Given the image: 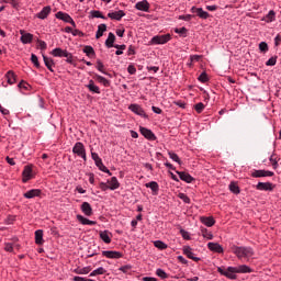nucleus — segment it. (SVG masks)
Segmentation results:
<instances>
[{
  "label": "nucleus",
  "instance_id": "f257e3e1",
  "mask_svg": "<svg viewBox=\"0 0 281 281\" xmlns=\"http://www.w3.org/2000/svg\"><path fill=\"white\" fill-rule=\"evenodd\" d=\"M217 271L221 276H224V278H227L228 280H236V278H238V276H236L237 273H251V268L247 265L228 267L226 270L222 267H217Z\"/></svg>",
  "mask_w": 281,
  "mask_h": 281
},
{
  "label": "nucleus",
  "instance_id": "f03ea898",
  "mask_svg": "<svg viewBox=\"0 0 281 281\" xmlns=\"http://www.w3.org/2000/svg\"><path fill=\"white\" fill-rule=\"evenodd\" d=\"M232 251L234 255H236V257L238 258V260H245L246 262H249V260L254 259L255 256V251L254 248L249 247V246H236L233 245L231 247Z\"/></svg>",
  "mask_w": 281,
  "mask_h": 281
},
{
  "label": "nucleus",
  "instance_id": "7ed1b4c3",
  "mask_svg": "<svg viewBox=\"0 0 281 281\" xmlns=\"http://www.w3.org/2000/svg\"><path fill=\"white\" fill-rule=\"evenodd\" d=\"M50 54L55 58H66V63H68L69 65L74 64V55H71V53H68L67 49H63L60 47H57V48H54L50 52Z\"/></svg>",
  "mask_w": 281,
  "mask_h": 281
},
{
  "label": "nucleus",
  "instance_id": "20e7f679",
  "mask_svg": "<svg viewBox=\"0 0 281 281\" xmlns=\"http://www.w3.org/2000/svg\"><path fill=\"white\" fill-rule=\"evenodd\" d=\"M74 155H77L78 157H81L83 161H87V150L85 149V144L81 142H78L72 147Z\"/></svg>",
  "mask_w": 281,
  "mask_h": 281
},
{
  "label": "nucleus",
  "instance_id": "39448f33",
  "mask_svg": "<svg viewBox=\"0 0 281 281\" xmlns=\"http://www.w3.org/2000/svg\"><path fill=\"white\" fill-rule=\"evenodd\" d=\"M170 41V34L166 35H156L151 38V45H166Z\"/></svg>",
  "mask_w": 281,
  "mask_h": 281
},
{
  "label": "nucleus",
  "instance_id": "423d86ee",
  "mask_svg": "<svg viewBox=\"0 0 281 281\" xmlns=\"http://www.w3.org/2000/svg\"><path fill=\"white\" fill-rule=\"evenodd\" d=\"M56 19H59V21H64L65 23H70V25H72V27H76V22L74 21L72 18H70L69 14L59 11L56 13Z\"/></svg>",
  "mask_w": 281,
  "mask_h": 281
},
{
  "label": "nucleus",
  "instance_id": "0eeeda50",
  "mask_svg": "<svg viewBox=\"0 0 281 281\" xmlns=\"http://www.w3.org/2000/svg\"><path fill=\"white\" fill-rule=\"evenodd\" d=\"M34 178V172L32 171V166L27 165L24 167V170L22 172V181L23 183H27L30 179Z\"/></svg>",
  "mask_w": 281,
  "mask_h": 281
},
{
  "label": "nucleus",
  "instance_id": "6e6552de",
  "mask_svg": "<svg viewBox=\"0 0 281 281\" xmlns=\"http://www.w3.org/2000/svg\"><path fill=\"white\" fill-rule=\"evenodd\" d=\"M102 256L110 258L111 260H119V258H122V252L115 250H103Z\"/></svg>",
  "mask_w": 281,
  "mask_h": 281
},
{
  "label": "nucleus",
  "instance_id": "1a4fd4ad",
  "mask_svg": "<svg viewBox=\"0 0 281 281\" xmlns=\"http://www.w3.org/2000/svg\"><path fill=\"white\" fill-rule=\"evenodd\" d=\"M191 12L196 14L200 19H210V13L203 10V8L192 7Z\"/></svg>",
  "mask_w": 281,
  "mask_h": 281
},
{
  "label": "nucleus",
  "instance_id": "9d476101",
  "mask_svg": "<svg viewBox=\"0 0 281 281\" xmlns=\"http://www.w3.org/2000/svg\"><path fill=\"white\" fill-rule=\"evenodd\" d=\"M49 14H52V7L46 5L41 10L40 13L36 14V18L41 19L42 21H45V19H47Z\"/></svg>",
  "mask_w": 281,
  "mask_h": 281
},
{
  "label": "nucleus",
  "instance_id": "9b49d317",
  "mask_svg": "<svg viewBox=\"0 0 281 281\" xmlns=\"http://www.w3.org/2000/svg\"><path fill=\"white\" fill-rule=\"evenodd\" d=\"M257 190H261L265 192H271L273 191V183L271 182H258L256 186Z\"/></svg>",
  "mask_w": 281,
  "mask_h": 281
},
{
  "label": "nucleus",
  "instance_id": "f8f14e48",
  "mask_svg": "<svg viewBox=\"0 0 281 281\" xmlns=\"http://www.w3.org/2000/svg\"><path fill=\"white\" fill-rule=\"evenodd\" d=\"M183 254L187 256V258H190V260H194V262H199L201 258L194 256V252L192 251V248L190 246H184L183 247Z\"/></svg>",
  "mask_w": 281,
  "mask_h": 281
},
{
  "label": "nucleus",
  "instance_id": "ddd939ff",
  "mask_svg": "<svg viewBox=\"0 0 281 281\" xmlns=\"http://www.w3.org/2000/svg\"><path fill=\"white\" fill-rule=\"evenodd\" d=\"M108 16L113 21H122L123 16H126V13H124L123 10H119V11L108 13Z\"/></svg>",
  "mask_w": 281,
  "mask_h": 281
},
{
  "label": "nucleus",
  "instance_id": "4468645a",
  "mask_svg": "<svg viewBox=\"0 0 281 281\" xmlns=\"http://www.w3.org/2000/svg\"><path fill=\"white\" fill-rule=\"evenodd\" d=\"M251 177H254L255 179H260V177H273V171L255 170L251 173Z\"/></svg>",
  "mask_w": 281,
  "mask_h": 281
},
{
  "label": "nucleus",
  "instance_id": "2eb2a0df",
  "mask_svg": "<svg viewBox=\"0 0 281 281\" xmlns=\"http://www.w3.org/2000/svg\"><path fill=\"white\" fill-rule=\"evenodd\" d=\"M145 187L151 190L153 196H157V194H159V183L156 181L147 182Z\"/></svg>",
  "mask_w": 281,
  "mask_h": 281
},
{
  "label": "nucleus",
  "instance_id": "dca6fc26",
  "mask_svg": "<svg viewBox=\"0 0 281 281\" xmlns=\"http://www.w3.org/2000/svg\"><path fill=\"white\" fill-rule=\"evenodd\" d=\"M130 110L132 111V113H135L136 115H139L140 117H146V112L144 111V109H142V106H139L137 104H131Z\"/></svg>",
  "mask_w": 281,
  "mask_h": 281
},
{
  "label": "nucleus",
  "instance_id": "f3484780",
  "mask_svg": "<svg viewBox=\"0 0 281 281\" xmlns=\"http://www.w3.org/2000/svg\"><path fill=\"white\" fill-rule=\"evenodd\" d=\"M20 34H22L20 40L23 45H27L34 40V35H32V33H24L23 31H20Z\"/></svg>",
  "mask_w": 281,
  "mask_h": 281
},
{
  "label": "nucleus",
  "instance_id": "a211bd4d",
  "mask_svg": "<svg viewBox=\"0 0 281 281\" xmlns=\"http://www.w3.org/2000/svg\"><path fill=\"white\" fill-rule=\"evenodd\" d=\"M99 236H100L101 240H103V243H105V245H110L113 234H111V232H109V231H101L99 233Z\"/></svg>",
  "mask_w": 281,
  "mask_h": 281
},
{
  "label": "nucleus",
  "instance_id": "6ab92c4d",
  "mask_svg": "<svg viewBox=\"0 0 281 281\" xmlns=\"http://www.w3.org/2000/svg\"><path fill=\"white\" fill-rule=\"evenodd\" d=\"M136 10H139L140 12H148L150 10V4L148 1L143 0L135 4Z\"/></svg>",
  "mask_w": 281,
  "mask_h": 281
},
{
  "label": "nucleus",
  "instance_id": "aec40b11",
  "mask_svg": "<svg viewBox=\"0 0 281 281\" xmlns=\"http://www.w3.org/2000/svg\"><path fill=\"white\" fill-rule=\"evenodd\" d=\"M81 212L86 216H92L93 215V209L91 207V204H89V202H83L81 204Z\"/></svg>",
  "mask_w": 281,
  "mask_h": 281
},
{
  "label": "nucleus",
  "instance_id": "412c9836",
  "mask_svg": "<svg viewBox=\"0 0 281 281\" xmlns=\"http://www.w3.org/2000/svg\"><path fill=\"white\" fill-rule=\"evenodd\" d=\"M23 196L24 199H34L36 196H41V189L29 190L23 194Z\"/></svg>",
  "mask_w": 281,
  "mask_h": 281
},
{
  "label": "nucleus",
  "instance_id": "4be33fe9",
  "mask_svg": "<svg viewBox=\"0 0 281 281\" xmlns=\"http://www.w3.org/2000/svg\"><path fill=\"white\" fill-rule=\"evenodd\" d=\"M207 247L210 249V251H214L215 254H223V246H221V244L218 243H209Z\"/></svg>",
  "mask_w": 281,
  "mask_h": 281
},
{
  "label": "nucleus",
  "instance_id": "5701e85b",
  "mask_svg": "<svg viewBox=\"0 0 281 281\" xmlns=\"http://www.w3.org/2000/svg\"><path fill=\"white\" fill-rule=\"evenodd\" d=\"M177 175H179L181 181H184L186 183H192L194 181V178L190 176V173L184 171H176Z\"/></svg>",
  "mask_w": 281,
  "mask_h": 281
},
{
  "label": "nucleus",
  "instance_id": "b1692460",
  "mask_svg": "<svg viewBox=\"0 0 281 281\" xmlns=\"http://www.w3.org/2000/svg\"><path fill=\"white\" fill-rule=\"evenodd\" d=\"M200 222L205 225L206 227H213V225H215L216 221H214V217L212 216H201L200 217Z\"/></svg>",
  "mask_w": 281,
  "mask_h": 281
},
{
  "label": "nucleus",
  "instance_id": "393cba45",
  "mask_svg": "<svg viewBox=\"0 0 281 281\" xmlns=\"http://www.w3.org/2000/svg\"><path fill=\"white\" fill-rule=\"evenodd\" d=\"M139 132L142 135H144L146 137V139H156L155 134L153 133V131L146 128V127H140Z\"/></svg>",
  "mask_w": 281,
  "mask_h": 281
},
{
  "label": "nucleus",
  "instance_id": "a878e982",
  "mask_svg": "<svg viewBox=\"0 0 281 281\" xmlns=\"http://www.w3.org/2000/svg\"><path fill=\"white\" fill-rule=\"evenodd\" d=\"M42 56H43L44 65L47 67V69L49 71H54V67H55L54 59L45 56V54H43Z\"/></svg>",
  "mask_w": 281,
  "mask_h": 281
},
{
  "label": "nucleus",
  "instance_id": "bb28decb",
  "mask_svg": "<svg viewBox=\"0 0 281 281\" xmlns=\"http://www.w3.org/2000/svg\"><path fill=\"white\" fill-rule=\"evenodd\" d=\"M108 186L110 190H117V188H120V181H117L116 177H112L110 180H108Z\"/></svg>",
  "mask_w": 281,
  "mask_h": 281
},
{
  "label": "nucleus",
  "instance_id": "cd10ccee",
  "mask_svg": "<svg viewBox=\"0 0 281 281\" xmlns=\"http://www.w3.org/2000/svg\"><path fill=\"white\" fill-rule=\"evenodd\" d=\"M77 221H79V223H81V225H95L97 224L95 221H91L82 215H77Z\"/></svg>",
  "mask_w": 281,
  "mask_h": 281
},
{
  "label": "nucleus",
  "instance_id": "c85d7f7f",
  "mask_svg": "<svg viewBox=\"0 0 281 281\" xmlns=\"http://www.w3.org/2000/svg\"><path fill=\"white\" fill-rule=\"evenodd\" d=\"M5 78H7L8 85H14V82H16V75H14V71L12 70H9L5 74Z\"/></svg>",
  "mask_w": 281,
  "mask_h": 281
},
{
  "label": "nucleus",
  "instance_id": "c756f323",
  "mask_svg": "<svg viewBox=\"0 0 281 281\" xmlns=\"http://www.w3.org/2000/svg\"><path fill=\"white\" fill-rule=\"evenodd\" d=\"M261 21H266L267 23H273L276 21V11L270 10L268 14L261 19Z\"/></svg>",
  "mask_w": 281,
  "mask_h": 281
},
{
  "label": "nucleus",
  "instance_id": "7c9ffc66",
  "mask_svg": "<svg viewBox=\"0 0 281 281\" xmlns=\"http://www.w3.org/2000/svg\"><path fill=\"white\" fill-rule=\"evenodd\" d=\"M86 87L89 89V91H91V93H100V87L95 86L93 80H90Z\"/></svg>",
  "mask_w": 281,
  "mask_h": 281
},
{
  "label": "nucleus",
  "instance_id": "2f4dec72",
  "mask_svg": "<svg viewBox=\"0 0 281 281\" xmlns=\"http://www.w3.org/2000/svg\"><path fill=\"white\" fill-rule=\"evenodd\" d=\"M104 32H106V24H100L95 34V38H102Z\"/></svg>",
  "mask_w": 281,
  "mask_h": 281
},
{
  "label": "nucleus",
  "instance_id": "473e14b6",
  "mask_svg": "<svg viewBox=\"0 0 281 281\" xmlns=\"http://www.w3.org/2000/svg\"><path fill=\"white\" fill-rule=\"evenodd\" d=\"M35 243L36 245H43V229H37L35 232Z\"/></svg>",
  "mask_w": 281,
  "mask_h": 281
},
{
  "label": "nucleus",
  "instance_id": "72a5a7b5",
  "mask_svg": "<svg viewBox=\"0 0 281 281\" xmlns=\"http://www.w3.org/2000/svg\"><path fill=\"white\" fill-rule=\"evenodd\" d=\"M113 43H115V34L109 33V36L105 41V46L111 48V47H113Z\"/></svg>",
  "mask_w": 281,
  "mask_h": 281
},
{
  "label": "nucleus",
  "instance_id": "f704fd0d",
  "mask_svg": "<svg viewBox=\"0 0 281 281\" xmlns=\"http://www.w3.org/2000/svg\"><path fill=\"white\" fill-rule=\"evenodd\" d=\"M169 158L175 161L176 164H179L181 166V158H179V155L175 154L173 151H168Z\"/></svg>",
  "mask_w": 281,
  "mask_h": 281
},
{
  "label": "nucleus",
  "instance_id": "c9c22d12",
  "mask_svg": "<svg viewBox=\"0 0 281 281\" xmlns=\"http://www.w3.org/2000/svg\"><path fill=\"white\" fill-rule=\"evenodd\" d=\"M201 232L203 238H206V240H212V238H214V235L212 234V232H209L207 228H202Z\"/></svg>",
  "mask_w": 281,
  "mask_h": 281
},
{
  "label": "nucleus",
  "instance_id": "e433bc0d",
  "mask_svg": "<svg viewBox=\"0 0 281 281\" xmlns=\"http://www.w3.org/2000/svg\"><path fill=\"white\" fill-rule=\"evenodd\" d=\"M95 78H97L98 82L103 85V87H109V85H111L106 78H104L100 75H97Z\"/></svg>",
  "mask_w": 281,
  "mask_h": 281
},
{
  "label": "nucleus",
  "instance_id": "4c0bfd02",
  "mask_svg": "<svg viewBox=\"0 0 281 281\" xmlns=\"http://www.w3.org/2000/svg\"><path fill=\"white\" fill-rule=\"evenodd\" d=\"M83 54L87 56H95V50L91 46H85Z\"/></svg>",
  "mask_w": 281,
  "mask_h": 281
},
{
  "label": "nucleus",
  "instance_id": "58836bf2",
  "mask_svg": "<svg viewBox=\"0 0 281 281\" xmlns=\"http://www.w3.org/2000/svg\"><path fill=\"white\" fill-rule=\"evenodd\" d=\"M156 276H158V278H161V280H166V278H168V273H166V271H164V269L158 268L156 270Z\"/></svg>",
  "mask_w": 281,
  "mask_h": 281
},
{
  "label": "nucleus",
  "instance_id": "ea45409f",
  "mask_svg": "<svg viewBox=\"0 0 281 281\" xmlns=\"http://www.w3.org/2000/svg\"><path fill=\"white\" fill-rule=\"evenodd\" d=\"M154 246L157 247V249H168V245L161 240L154 241Z\"/></svg>",
  "mask_w": 281,
  "mask_h": 281
},
{
  "label": "nucleus",
  "instance_id": "a19ab883",
  "mask_svg": "<svg viewBox=\"0 0 281 281\" xmlns=\"http://www.w3.org/2000/svg\"><path fill=\"white\" fill-rule=\"evenodd\" d=\"M229 190L233 194H240V189L234 182L229 184Z\"/></svg>",
  "mask_w": 281,
  "mask_h": 281
},
{
  "label": "nucleus",
  "instance_id": "79ce46f5",
  "mask_svg": "<svg viewBox=\"0 0 281 281\" xmlns=\"http://www.w3.org/2000/svg\"><path fill=\"white\" fill-rule=\"evenodd\" d=\"M31 61L33 63V65L35 66V67H41V63H38V56H36L35 54H32L31 55Z\"/></svg>",
  "mask_w": 281,
  "mask_h": 281
},
{
  "label": "nucleus",
  "instance_id": "37998d69",
  "mask_svg": "<svg viewBox=\"0 0 281 281\" xmlns=\"http://www.w3.org/2000/svg\"><path fill=\"white\" fill-rule=\"evenodd\" d=\"M97 69L101 74H106V71H104V64H102V60H97Z\"/></svg>",
  "mask_w": 281,
  "mask_h": 281
},
{
  "label": "nucleus",
  "instance_id": "c03bdc74",
  "mask_svg": "<svg viewBox=\"0 0 281 281\" xmlns=\"http://www.w3.org/2000/svg\"><path fill=\"white\" fill-rule=\"evenodd\" d=\"M276 63H278V58L271 57L267 60L266 65L267 67H274Z\"/></svg>",
  "mask_w": 281,
  "mask_h": 281
},
{
  "label": "nucleus",
  "instance_id": "a18cd8bd",
  "mask_svg": "<svg viewBox=\"0 0 281 281\" xmlns=\"http://www.w3.org/2000/svg\"><path fill=\"white\" fill-rule=\"evenodd\" d=\"M176 34H180L181 36H186L188 34V29L186 27H180V29H175Z\"/></svg>",
  "mask_w": 281,
  "mask_h": 281
},
{
  "label": "nucleus",
  "instance_id": "49530a36",
  "mask_svg": "<svg viewBox=\"0 0 281 281\" xmlns=\"http://www.w3.org/2000/svg\"><path fill=\"white\" fill-rule=\"evenodd\" d=\"M131 269H133V266L125 265V266H122L121 268H119V271H122L123 273H128V271H131Z\"/></svg>",
  "mask_w": 281,
  "mask_h": 281
},
{
  "label": "nucleus",
  "instance_id": "de8ad7c7",
  "mask_svg": "<svg viewBox=\"0 0 281 281\" xmlns=\"http://www.w3.org/2000/svg\"><path fill=\"white\" fill-rule=\"evenodd\" d=\"M178 198L183 201V203H190V198L186 193H179Z\"/></svg>",
  "mask_w": 281,
  "mask_h": 281
},
{
  "label": "nucleus",
  "instance_id": "09e8293b",
  "mask_svg": "<svg viewBox=\"0 0 281 281\" xmlns=\"http://www.w3.org/2000/svg\"><path fill=\"white\" fill-rule=\"evenodd\" d=\"M259 49H260V52H269V45L266 43V42H261L260 44H259Z\"/></svg>",
  "mask_w": 281,
  "mask_h": 281
},
{
  "label": "nucleus",
  "instance_id": "8fccbe9b",
  "mask_svg": "<svg viewBox=\"0 0 281 281\" xmlns=\"http://www.w3.org/2000/svg\"><path fill=\"white\" fill-rule=\"evenodd\" d=\"M198 80H199L200 82H207V80H210V78L207 77V74H206V72H202V74L199 76Z\"/></svg>",
  "mask_w": 281,
  "mask_h": 281
},
{
  "label": "nucleus",
  "instance_id": "3c124183",
  "mask_svg": "<svg viewBox=\"0 0 281 281\" xmlns=\"http://www.w3.org/2000/svg\"><path fill=\"white\" fill-rule=\"evenodd\" d=\"M91 14L94 19H106L100 11H92Z\"/></svg>",
  "mask_w": 281,
  "mask_h": 281
},
{
  "label": "nucleus",
  "instance_id": "603ef678",
  "mask_svg": "<svg viewBox=\"0 0 281 281\" xmlns=\"http://www.w3.org/2000/svg\"><path fill=\"white\" fill-rule=\"evenodd\" d=\"M203 109H205V104H203L201 102L195 104L196 113H203Z\"/></svg>",
  "mask_w": 281,
  "mask_h": 281
},
{
  "label": "nucleus",
  "instance_id": "864d4df0",
  "mask_svg": "<svg viewBox=\"0 0 281 281\" xmlns=\"http://www.w3.org/2000/svg\"><path fill=\"white\" fill-rule=\"evenodd\" d=\"M94 273H97V276H104V273H106V269H104L103 267H99L94 269Z\"/></svg>",
  "mask_w": 281,
  "mask_h": 281
},
{
  "label": "nucleus",
  "instance_id": "5fc2aeb1",
  "mask_svg": "<svg viewBox=\"0 0 281 281\" xmlns=\"http://www.w3.org/2000/svg\"><path fill=\"white\" fill-rule=\"evenodd\" d=\"M180 234L184 240H190V233H188L186 229H180Z\"/></svg>",
  "mask_w": 281,
  "mask_h": 281
},
{
  "label": "nucleus",
  "instance_id": "6e6d98bb",
  "mask_svg": "<svg viewBox=\"0 0 281 281\" xmlns=\"http://www.w3.org/2000/svg\"><path fill=\"white\" fill-rule=\"evenodd\" d=\"M37 43H38L40 49H41L42 52H45V49H47V43H45V41L38 40Z\"/></svg>",
  "mask_w": 281,
  "mask_h": 281
},
{
  "label": "nucleus",
  "instance_id": "4d7b16f0",
  "mask_svg": "<svg viewBox=\"0 0 281 281\" xmlns=\"http://www.w3.org/2000/svg\"><path fill=\"white\" fill-rule=\"evenodd\" d=\"M192 14L179 15L180 21H192Z\"/></svg>",
  "mask_w": 281,
  "mask_h": 281
},
{
  "label": "nucleus",
  "instance_id": "13d9d810",
  "mask_svg": "<svg viewBox=\"0 0 281 281\" xmlns=\"http://www.w3.org/2000/svg\"><path fill=\"white\" fill-rule=\"evenodd\" d=\"M127 71H128V74H131V76H134V74H137V68H135V66H133V65H130L127 67Z\"/></svg>",
  "mask_w": 281,
  "mask_h": 281
},
{
  "label": "nucleus",
  "instance_id": "bf43d9fd",
  "mask_svg": "<svg viewBox=\"0 0 281 281\" xmlns=\"http://www.w3.org/2000/svg\"><path fill=\"white\" fill-rule=\"evenodd\" d=\"M4 251H9L10 254H12L14 251V247L12 246V244H5Z\"/></svg>",
  "mask_w": 281,
  "mask_h": 281
},
{
  "label": "nucleus",
  "instance_id": "052dcab7",
  "mask_svg": "<svg viewBox=\"0 0 281 281\" xmlns=\"http://www.w3.org/2000/svg\"><path fill=\"white\" fill-rule=\"evenodd\" d=\"M91 271V269L89 268H82L80 271H78L79 276H87V273H89Z\"/></svg>",
  "mask_w": 281,
  "mask_h": 281
},
{
  "label": "nucleus",
  "instance_id": "680f3d73",
  "mask_svg": "<svg viewBox=\"0 0 281 281\" xmlns=\"http://www.w3.org/2000/svg\"><path fill=\"white\" fill-rule=\"evenodd\" d=\"M19 88L20 89H30V86H29V83L27 82H25V81H21L20 83H19Z\"/></svg>",
  "mask_w": 281,
  "mask_h": 281
},
{
  "label": "nucleus",
  "instance_id": "e2e57ef3",
  "mask_svg": "<svg viewBox=\"0 0 281 281\" xmlns=\"http://www.w3.org/2000/svg\"><path fill=\"white\" fill-rule=\"evenodd\" d=\"M100 189L103 190V192H106V190H110V187L105 182H101L100 183Z\"/></svg>",
  "mask_w": 281,
  "mask_h": 281
},
{
  "label": "nucleus",
  "instance_id": "0e129e2a",
  "mask_svg": "<svg viewBox=\"0 0 281 281\" xmlns=\"http://www.w3.org/2000/svg\"><path fill=\"white\" fill-rule=\"evenodd\" d=\"M280 43H281V35L278 34V35L274 37V45H276V47H279Z\"/></svg>",
  "mask_w": 281,
  "mask_h": 281
},
{
  "label": "nucleus",
  "instance_id": "69168bd1",
  "mask_svg": "<svg viewBox=\"0 0 281 281\" xmlns=\"http://www.w3.org/2000/svg\"><path fill=\"white\" fill-rule=\"evenodd\" d=\"M127 56H135V47L130 46L127 49Z\"/></svg>",
  "mask_w": 281,
  "mask_h": 281
},
{
  "label": "nucleus",
  "instance_id": "338daca9",
  "mask_svg": "<svg viewBox=\"0 0 281 281\" xmlns=\"http://www.w3.org/2000/svg\"><path fill=\"white\" fill-rule=\"evenodd\" d=\"M151 111H154L157 115H161V110L157 106H151Z\"/></svg>",
  "mask_w": 281,
  "mask_h": 281
},
{
  "label": "nucleus",
  "instance_id": "774afa93",
  "mask_svg": "<svg viewBox=\"0 0 281 281\" xmlns=\"http://www.w3.org/2000/svg\"><path fill=\"white\" fill-rule=\"evenodd\" d=\"M91 157H92L93 161H98L100 159V156L98 155V153L91 151Z\"/></svg>",
  "mask_w": 281,
  "mask_h": 281
}]
</instances>
